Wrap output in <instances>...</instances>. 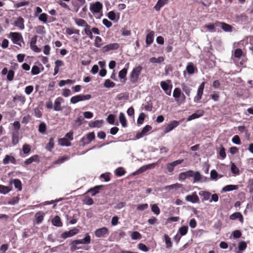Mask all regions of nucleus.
<instances>
[{"label":"nucleus","instance_id":"1","mask_svg":"<svg viewBox=\"0 0 253 253\" xmlns=\"http://www.w3.org/2000/svg\"><path fill=\"white\" fill-rule=\"evenodd\" d=\"M142 70V67L140 65L137 66L132 70L130 73V81L132 83H134L137 81Z\"/></svg>","mask_w":253,"mask_h":253},{"label":"nucleus","instance_id":"2","mask_svg":"<svg viewBox=\"0 0 253 253\" xmlns=\"http://www.w3.org/2000/svg\"><path fill=\"white\" fill-rule=\"evenodd\" d=\"M103 8V4L99 1L90 3L89 9L93 13H99Z\"/></svg>","mask_w":253,"mask_h":253},{"label":"nucleus","instance_id":"3","mask_svg":"<svg viewBox=\"0 0 253 253\" xmlns=\"http://www.w3.org/2000/svg\"><path fill=\"white\" fill-rule=\"evenodd\" d=\"M9 37L14 43L20 45V42L22 40V37L20 34L18 33H11L9 34Z\"/></svg>","mask_w":253,"mask_h":253},{"label":"nucleus","instance_id":"4","mask_svg":"<svg viewBox=\"0 0 253 253\" xmlns=\"http://www.w3.org/2000/svg\"><path fill=\"white\" fill-rule=\"evenodd\" d=\"M179 125V122L177 121H172L165 128L164 133H167Z\"/></svg>","mask_w":253,"mask_h":253},{"label":"nucleus","instance_id":"5","mask_svg":"<svg viewBox=\"0 0 253 253\" xmlns=\"http://www.w3.org/2000/svg\"><path fill=\"white\" fill-rule=\"evenodd\" d=\"M180 188H183V185L178 183L167 186L165 188V190L170 193H173Z\"/></svg>","mask_w":253,"mask_h":253},{"label":"nucleus","instance_id":"6","mask_svg":"<svg viewBox=\"0 0 253 253\" xmlns=\"http://www.w3.org/2000/svg\"><path fill=\"white\" fill-rule=\"evenodd\" d=\"M79 232V230L78 229L76 228H74L73 229L69 230V231L63 232L61 234V237L64 239H66L68 237H71L78 234Z\"/></svg>","mask_w":253,"mask_h":253},{"label":"nucleus","instance_id":"7","mask_svg":"<svg viewBox=\"0 0 253 253\" xmlns=\"http://www.w3.org/2000/svg\"><path fill=\"white\" fill-rule=\"evenodd\" d=\"M95 138L93 132H89L82 138L81 141L83 142V145L89 143Z\"/></svg>","mask_w":253,"mask_h":253},{"label":"nucleus","instance_id":"8","mask_svg":"<svg viewBox=\"0 0 253 253\" xmlns=\"http://www.w3.org/2000/svg\"><path fill=\"white\" fill-rule=\"evenodd\" d=\"M95 234L97 237H103L108 234V229L106 227L98 229L95 231Z\"/></svg>","mask_w":253,"mask_h":253},{"label":"nucleus","instance_id":"9","mask_svg":"<svg viewBox=\"0 0 253 253\" xmlns=\"http://www.w3.org/2000/svg\"><path fill=\"white\" fill-rule=\"evenodd\" d=\"M183 162V160H177L172 163H169L167 165V169L169 172H172L175 166L181 164Z\"/></svg>","mask_w":253,"mask_h":253},{"label":"nucleus","instance_id":"10","mask_svg":"<svg viewBox=\"0 0 253 253\" xmlns=\"http://www.w3.org/2000/svg\"><path fill=\"white\" fill-rule=\"evenodd\" d=\"M185 200L186 201L192 203H198L199 201V198L195 192L192 193L191 195L186 196Z\"/></svg>","mask_w":253,"mask_h":253},{"label":"nucleus","instance_id":"11","mask_svg":"<svg viewBox=\"0 0 253 253\" xmlns=\"http://www.w3.org/2000/svg\"><path fill=\"white\" fill-rule=\"evenodd\" d=\"M193 171L189 170L180 173L179 174L178 178L180 180H184L188 177H193Z\"/></svg>","mask_w":253,"mask_h":253},{"label":"nucleus","instance_id":"12","mask_svg":"<svg viewBox=\"0 0 253 253\" xmlns=\"http://www.w3.org/2000/svg\"><path fill=\"white\" fill-rule=\"evenodd\" d=\"M64 102V99L61 97H57L55 101L54 104V110L56 111H60L62 110L61 104Z\"/></svg>","mask_w":253,"mask_h":253},{"label":"nucleus","instance_id":"13","mask_svg":"<svg viewBox=\"0 0 253 253\" xmlns=\"http://www.w3.org/2000/svg\"><path fill=\"white\" fill-rule=\"evenodd\" d=\"M156 165V164L155 163H153L147 165L146 166H144L140 168L137 171H136L134 174H139L142 173L147 169H154Z\"/></svg>","mask_w":253,"mask_h":253},{"label":"nucleus","instance_id":"14","mask_svg":"<svg viewBox=\"0 0 253 253\" xmlns=\"http://www.w3.org/2000/svg\"><path fill=\"white\" fill-rule=\"evenodd\" d=\"M152 129V127L150 126L147 125L143 129L141 130L140 132L138 133L136 135V137L137 139H139L143 136L146 135L147 133L150 131Z\"/></svg>","mask_w":253,"mask_h":253},{"label":"nucleus","instance_id":"15","mask_svg":"<svg viewBox=\"0 0 253 253\" xmlns=\"http://www.w3.org/2000/svg\"><path fill=\"white\" fill-rule=\"evenodd\" d=\"M119 47V45L117 43H113L107 44L103 47V50L105 52H107L111 50H114L118 49Z\"/></svg>","mask_w":253,"mask_h":253},{"label":"nucleus","instance_id":"16","mask_svg":"<svg viewBox=\"0 0 253 253\" xmlns=\"http://www.w3.org/2000/svg\"><path fill=\"white\" fill-rule=\"evenodd\" d=\"M160 85L165 92L168 95H170L171 90L169 89V85L168 83L165 81H162L160 83Z\"/></svg>","mask_w":253,"mask_h":253},{"label":"nucleus","instance_id":"17","mask_svg":"<svg viewBox=\"0 0 253 253\" xmlns=\"http://www.w3.org/2000/svg\"><path fill=\"white\" fill-rule=\"evenodd\" d=\"M199 195L202 198V201H208L210 200L211 194L207 191H201L199 193Z\"/></svg>","mask_w":253,"mask_h":253},{"label":"nucleus","instance_id":"18","mask_svg":"<svg viewBox=\"0 0 253 253\" xmlns=\"http://www.w3.org/2000/svg\"><path fill=\"white\" fill-rule=\"evenodd\" d=\"M181 89L178 87L175 88L173 90L172 95L177 104H178V102L179 101V99L181 95Z\"/></svg>","mask_w":253,"mask_h":253},{"label":"nucleus","instance_id":"19","mask_svg":"<svg viewBox=\"0 0 253 253\" xmlns=\"http://www.w3.org/2000/svg\"><path fill=\"white\" fill-rule=\"evenodd\" d=\"M204 114V111L202 110H198L196 113L193 114L192 115L189 116L187 118V121H190L193 119H195L198 118L200 117H201Z\"/></svg>","mask_w":253,"mask_h":253},{"label":"nucleus","instance_id":"20","mask_svg":"<svg viewBox=\"0 0 253 253\" xmlns=\"http://www.w3.org/2000/svg\"><path fill=\"white\" fill-rule=\"evenodd\" d=\"M9 162L15 164L16 163V160L14 157L10 155H6L5 158L3 159L2 161V163L4 165L8 164Z\"/></svg>","mask_w":253,"mask_h":253},{"label":"nucleus","instance_id":"21","mask_svg":"<svg viewBox=\"0 0 253 253\" xmlns=\"http://www.w3.org/2000/svg\"><path fill=\"white\" fill-rule=\"evenodd\" d=\"M19 131L15 130L12 132V142L14 145L17 144L19 142Z\"/></svg>","mask_w":253,"mask_h":253},{"label":"nucleus","instance_id":"22","mask_svg":"<svg viewBox=\"0 0 253 253\" xmlns=\"http://www.w3.org/2000/svg\"><path fill=\"white\" fill-rule=\"evenodd\" d=\"M77 241L79 244H88L90 243L91 239L90 236L86 234L84 238Z\"/></svg>","mask_w":253,"mask_h":253},{"label":"nucleus","instance_id":"23","mask_svg":"<svg viewBox=\"0 0 253 253\" xmlns=\"http://www.w3.org/2000/svg\"><path fill=\"white\" fill-rule=\"evenodd\" d=\"M14 25L16 27H18L20 29L23 30L24 28V20L20 17L16 20Z\"/></svg>","mask_w":253,"mask_h":253},{"label":"nucleus","instance_id":"24","mask_svg":"<svg viewBox=\"0 0 253 253\" xmlns=\"http://www.w3.org/2000/svg\"><path fill=\"white\" fill-rule=\"evenodd\" d=\"M36 38H32L31 39V42H30V47L35 52H40L41 51V49L39 48L36 45Z\"/></svg>","mask_w":253,"mask_h":253},{"label":"nucleus","instance_id":"25","mask_svg":"<svg viewBox=\"0 0 253 253\" xmlns=\"http://www.w3.org/2000/svg\"><path fill=\"white\" fill-rule=\"evenodd\" d=\"M102 185L96 186L93 188L88 189L87 193H91L92 196H94L97 193H99V190L102 187Z\"/></svg>","mask_w":253,"mask_h":253},{"label":"nucleus","instance_id":"26","mask_svg":"<svg viewBox=\"0 0 253 253\" xmlns=\"http://www.w3.org/2000/svg\"><path fill=\"white\" fill-rule=\"evenodd\" d=\"M52 224L57 227H61L62 226V223L61 221V219L59 216H55L52 219Z\"/></svg>","mask_w":253,"mask_h":253},{"label":"nucleus","instance_id":"27","mask_svg":"<svg viewBox=\"0 0 253 253\" xmlns=\"http://www.w3.org/2000/svg\"><path fill=\"white\" fill-rule=\"evenodd\" d=\"M154 32L153 31L150 32L147 34L146 39V42L147 45H150L153 42L154 40Z\"/></svg>","mask_w":253,"mask_h":253},{"label":"nucleus","instance_id":"28","mask_svg":"<svg viewBox=\"0 0 253 253\" xmlns=\"http://www.w3.org/2000/svg\"><path fill=\"white\" fill-rule=\"evenodd\" d=\"M168 1V0H158L154 6V8L157 11L159 10L162 7L167 3Z\"/></svg>","mask_w":253,"mask_h":253},{"label":"nucleus","instance_id":"29","mask_svg":"<svg viewBox=\"0 0 253 253\" xmlns=\"http://www.w3.org/2000/svg\"><path fill=\"white\" fill-rule=\"evenodd\" d=\"M216 26H220L221 28L225 32H231V27L229 25L224 23H218L216 24Z\"/></svg>","mask_w":253,"mask_h":253},{"label":"nucleus","instance_id":"30","mask_svg":"<svg viewBox=\"0 0 253 253\" xmlns=\"http://www.w3.org/2000/svg\"><path fill=\"white\" fill-rule=\"evenodd\" d=\"M74 20L76 24L79 26L84 27L85 28L86 27L88 26L87 23L83 19L75 18H74Z\"/></svg>","mask_w":253,"mask_h":253},{"label":"nucleus","instance_id":"31","mask_svg":"<svg viewBox=\"0 0 253 253\" xmlns=\"http://www.w3.org/2000/svg\"><path fill=\"white\" fill-rule=\"evenodd\" d=\"M181 88L183 91L185 92V94L187 96H190L191 91L192 90L191 88L184 84H182Z\"/></svg>","mask_w":253,"mask_h":253},{"label":"nucleus","instance_id":"32","mask_svg":"<svg viewBox=\"0 0 253 253\" xmlns=\"http://www.w3.org/2000/svg\"><path fill=\"white\" fill-rule=\"evenodd\" d=\"M39 157L38 155H34L25 161V164L28 165L34 162H38Z\"/></svg>","mask_w":253,"mask_h":253},{"label":"nucleus","instance_id":"33","mask_svg":"<svg viewBox=\"0 0 253 253\" xmlns=\"http://www.w3.org/2000/svg\"><path fill=\"white\" fill-rule=\"evenodd\" d=\"M13 101L14 102L19 101V102H21V103L22 104H23L25 102L26 98L23 95H17L13 97Z\"/></svg>","mask_w":253,"mask_h":253},{"label":"nucleus","instance_id":"34","mask_svg":"<svg viewBox=\"0 0 253 253\" xmlns=\"http://www.w3.org/2000/svg\"><path fill=\"white\" fill-rule=\"evenodd\" d=\"M119 121L123 127H125L126 126V120L125 115L123 113H120L119 114Z\"/></svg>","mask_w":253,"mask_h":253},{"label":"nucleus","instance_id":"35","mask_svg":"<svg viewBox=\"0 0 253 253\" xmlns=\"http://www.w3.org/2000/svg\"><path fill=\"white\" fill-rule=\"evenodd\" d=\"M195 69L196 68L194 67V64L191 62L189 63L186 66V70L189 74H193Z\"/></svg>","mask_w":253,"mask_h":253},{"label":"nucleus","instance_id":"36","mask_svg":"<svg viewBox=\"0 0 253 253\" xmlns=\"http://www.w3.org/2000/svg\"><path fill=\"white\" fill-rule=\"evenodd\" d=\"M36 219V222L37 224L41 223L44 218V214L43 213H42L41 212H37L35 215Z\"/></svg>","mask_w":253,"mask_h":253},{"label":"nucleus","instance_id":"37","mask_svg":"<svg viewBox=\"0 0 253 253\" xmlns=\"http://www.w3.org/2000/svg\"><path fill=\"white\" fill-rule=\"evenodd\" d=\"M39 19L43 23L51 22L55 20L53 17H39Z\"/></svg>","mask_w":253,"mask_h":253},{"label":"nucleus","instance_id":"38","mask_svg":"<svg viewBox=\"0 0 253 253\" xmlns=\"http://www.w3.org/2000/svg\"><path fill=\"white\" fill-rule=\"evenodd\" d=\"M58 143L61 146H70L71 144V143L67 140V138H65L59 139L58 140Z\"/></svg>","mask_w":253,"mask_h":253},{"label":"nucleus","instance_id":"39","mask_svg":"<svg viewBox=\"0 0 253 253\" xmlns=\"http://www.w3.org/2000/svg\"><path fill=\"white\" fill-rule=\"evenodd\" d=\"M164 60V59L162 56L159 57L158 58L152 57L150 58L149 59L150 62L152 63H161Z\"/></svg>","mask_w":253,"mask_h":253},{"label":"nucleus","instance_id":"40","mask_svg":"<svg viewBox=\"0 0 253 253\" xmlns=\"http://www.w3.org/2000/svg\"><path fill=\"white\" fill-rule=\"evenodd\" d=\"M237 189V186L233 185H228L224 186L222 188V191L224 192L230 191Z\"/></svg>","mask_w":253,"mask_h":253},{"label":"nucleus","instance_id":"41","mask_svg":"<svg viewBox=\"0 0 253 253\" xmlns=\"http://www.w3.org/2000/svg\"><path fill=\"white\" fill-rule=\"evenodd\" d=\"M193 177H194V181L193 182H196L198 181H200L201 180L202 176L200 173L199 171H193Z\"/></svg>","mask_w":253,"mask_h":253},{"label":"nucleus","instance_id":"42","mask_svg":"<svg viewBox=\"0 0 253 253\" xmlns=\"http://www.w3.org/2000/svg\"><path fill=\"white\" fill-rule=\"evenodd\" d=\"M79 245L77 240L73 241L70 244V250L72 251L80 249V247H78L77 245Z\"/></svg>","mask_w":253,"mask_h":253},{"label":"nucleus","instance_id":"43","mask_svg":"<svg viewBox=\"0 0 253 253\" xmlns=\"http://www.w3.org/2000/svg\"><path fill=\"white\" fill-rule=\"evenodd\" d=\"M151 211L155 214L159 215L160 213V210L156 204L151 205Z\"/></svg>","mask_w":253,"mask_h":253},{"label":"nucleus","instance_id":"44","mask_svg":"<svg viewBox=\"0 0 253 253\" xmlns=\"http://www.w3.org/2000/svg\"><path fill=\"white\" fill-rule=\"evenodd\" d=\"M13 183L16 188L18 189V190L20 191L22 189V184L20 180L18 179H15L13 180Z\"/></svg>","mask_w":253,"mask_h":253},{"label":"nucleus","instance_id":"45","mask_svg":"<svg viewBox=\"0 0 253 253\" xmlns=\"http://www.w3.org/2000/svg\"><path fill=\"white\" fill-rule=\"evenodd\" d=\"M127 74V69L124 68L121 70L119 73V77L122 79H124L125 81L126 80V77Z\"/></svg>","mask_w":253,"mask_h":253},{"label":"nucleus","instance_id":"46","mask_svg":"<svg viewBox=\"0 0 253 253\" xmlns=\"http://www.w3.org/2000/svg\"><path fill=\"white\" fill-rule=\"evenodd\" d=\"M66 32L69 35H71L73 34H79V30L74 28H67L66 29Z\"/></svg>","mask_w":253,"mask_h":253},{"label":"nucleus","instance_id":"47","mask_svg":"<svg viewBox=\"0 0 253 253\" xmlns=\"http://www.w3.org/2000/svg\"><path fill=\"white\" fill-rule=\"evenodd\" d=\"M130 236L132 240H137L141 238V235L137 231L132 232Z\"/></svg>","mask_w":253,"mask_h":253},{"label":"nucleus","instance_id":"48","mask_svg":"<svg viewBox=\"0 0 253 253\" xmlns=\"http://www.w3.org/2000/svg\"><path fill=\"white\" fill-rule=\"evenodd\" d=\"M102 123H103V121H101V120H96V121H94L93 122L89 124V126L91 127H100L101 126V125L102 124Z\"/></svg>","mask_w":253,"mask_h":253},{"label":"nucleus","instance_id":"49","mask_svg":"<svg viewBox=\"0 0 253 253\" xmlns=\"http://www.w3.org/2000/svg\"><path fill=\"white\" fill-rule=\"evenodd\" d=\"M54 147V140L53 138H51L49 139V142L47 143L46 149L48 151H51Z\"/></svg>","mask_w":253,"mask_h":253},{"label":"nucleus","instance_id":"50","mask_svg":"<svg viewBox=\"0 0 253 253\" xmlns=\"http://www.w3.org/2000/svg\"><path fill=\"white\" fill-rule=\"evenodd\" d=\"M10 189L8 187L0 185V193L3 194H6L10 191Z\"/></svg>","mask_w":253,"mask_h":253},{"label":"nucleus","instance_id":"51","mask_svg":"<svg viewBox=\"0 0 253 253\" xmlns=\"http://www.w3.org/2000/svg\"><path fill=\"white\" fill-rule=\"evenodd\" d=\"M164 238L165 239L166 247L167 248H170L172 246V243L171 242L170 238L167 234L164 235Z\"/></svg>","mask_w":253,"mask_h":253},{"label":"nucleus","instance_id":"52","mask_svg":"<svg viewBox=\"0 0 253 253\" xmlns=\"http://www.w3.org/2000/svg\"><path fill=\"white\" fill-rule=\"evenodd\" d=\"M188 227L187 226H183L179 228L178 232L181 236L185 235L188 232Z\"/></svg>","mask_w":253,"mask_h":253},{"label":"nucleus","instance_id":"53","mask_svg":"<svg viewBox=\"0 0 253 253\" xmlns=\"http://www.w3.org/2000/svg\"><path fill=\"white\" fill-rule=\"evenodd\" d=\"M69 159V157L67 156H64L58 159L56 161L54 162V164H60L63 163L64 161Z\"/></svg>","mask_w":253,"mask_h":253},{"label":"nucleus","instance_id":"54","mask_svg":"<svg viewBox=\"0 0 253 253\" xmlns=\"http://www.w3.org/2000/svg\"><path fill=\"white\" fill-rule=\"evenodd\" d=\"M83 201L84 203L87 205H92L93 204L92 199L88 196H85Z\"/></svg>","mask_w":253,"mask_h":253},{"label":"nucleus","instance_id":"55","mask_svg":"<svg viewBox=\"0 0 253 253\" xmlns=\"http://www.w3.org/2000/svg\"><path fill=\"white\" fill-rule=\"evenodd\" d=\"M115 172L117 175H118L119 176H121L124 175L126 171L123 168L120 167V168H117L115 170Z\"/></svg>","mask_w":253,"mask_h":253},{"label":"nucleus","instance_id":"56","mask_svg":"<svg viewBox=\"0 0 253 253\" xmlns=\"http://www.w3.org/2000/svg\"><path fill=\"white\" fill-rule=\"evenodd\" d=\"M104 85L107 88L113 87L115 86V84L114 82L111 81L110 80L108 79L106 80L104 82Z\"/></svg>","mask_w":253,"mask_h":253},{"label":"nucleus","instance_id":"57","mask_svg":"<svg viewBox=\"0 0 253 253\" xmlns=\"http://www.w3.org/2000/svg\"><path fill=\"white\" fill-rule=\"evenodd\" d=\"M46 129V124L43 122L41 123L39 126V132L42 133H43L45 132Z\"/></svg>","mask_w":253,"mask_h":253},{"label":"nucleus","instance_id":"58","mask_svg":"<svg viewBox=\"0 0 253 253\" xmlns=\"http://www.w3.org/2000/svg\"><path fill=\"white\" fill-rule=\"evenodd\" d=\"M71 103L76 104L79 101H81L80 95H78L72 97L70 99Z\"/></svg>","mask_w":253,"mask_h":253},{"label":"nucleus","instance_id":"59","mask_svg":"<svg viewBox=\"0 0 253 253\" xmlns=\"http://www.w3.org/2000/svg\"><path fill=\"white\" fill-rule=\"evenodd\" d=\"M219 154L222 159H224L226 157V153L224 148L222 145H220L219 148Z\"/></svg>","mask_w":253,"mask_h":253},{"label":"nucleus","instance_id":"60","mask_svg":"<svg viewBox=\"0 0 253 253\" xmlns=\"http://www.w3.org/2000/svg\"><path fill=\"white\" fill-rule=\"evenodd\" d=\"M40 73V68L37 66H34L31 70V73L33 75H36Z\"/></svg>","mask_w":253,"mask_h":253},{"label":"nucleus","instance_id":"61","mask_svg":"<svg viewBox=\"0 0 253 253\" xmlns=\"http://www.w3.org/2000/svg\"><path fill=\"white\" fill-rule=\"evenodd\" d=\"M234 55L236 58H240L243 55V52L241 49H237L235 50Z\"/></svg>","mask_w":253,"mask_h":253},{"label":"nucleus","instance_id":"62","mask_svg":"<svg viewBox=\"0 0 253 253\" xmlns=\"http://www.w3.org/2000/svg\"><path fill=\"white\" fill-rule=\"evenodd\" d=\"M138 248L143 252H146L149 251L148 248L144 244L142 243H139L138 245Z\"/></svg>","mask_w":253,"mask_h":253},{"label":"nucleus","instance_id":"63","mask_svg":"<svg viewBox=\"0 0 253 253\" xmlns=\"http://www.w3.org/2000/svg\"><path fill=\"white\" fill-rule=\"evenodd\" d=\"M102 39L99 37H96L94 42V45L97 47H100L101 46Z\"/></svg>","mask_w":253,"mask_h":253},{"label":"nucleus","instance_id":"64","mask_svg":"<svg viewBox=\"0 0 253 253\" xmlns=\"http://www.w3.org/2000/svg\"><path fill=\"white\" fill-rule=\"evenodd\" d=\"M148 208V205L147 204H143L139 205L137 207L138 211H142L146 210Z\"/></svg>","mask_w":253,"mask_h":253}]
</instances>
